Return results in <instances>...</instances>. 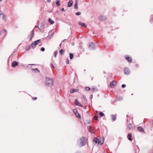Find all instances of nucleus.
Here are the masks:
<instances>
[{
	"instance_id": "1",
	"label": "nucleus",
	"mask_w": 153,
	"mask_h": 153,
	"mask_svg": "<svg viewBox=\"0 0 153 153\" xmlns=\"http://www.w3.org/2000/svg\"><path fill=\"white\" fill-rule=\"evenodd\" d=\"M45 80V85L47 87H50L53 85V80L52 78L46 77Z\"/></svg>"
},
{
	"instance_id": "2",
	"label": "nucleus",
	"mask_w": 153,
	"mask_h": 153,
	"mask_svg": "<svg viewBox=\"0 0 153 153\" xmlns=\"http://www.w3.org/2000/svg\"><path fill=\"white\" fill-rule=\"evenodd\" d=\"M104 138H103L102 140H100L98 138L95 137L94 138L93 141L96 144H100V145H102L104 143Z\"/></svg>"
},
{
	"instance_id": "3",
	"label": "nucleus",
	"mask_w": 153,
	"mask_h": 153,
	"mask_svg": "<svg viewBox=\"0 0 153 153\" xmlns=\"http://www.w3.org/2000/svg\"><path fill=\"white\" fill-rule=\"evenodd\" d=\"M7 31L5 30H3L0 32V38H4L7 35Z\"/></svg>"
},
{
	"instance_id": "4",
	"label": "nucleus",
	"mask_w": 153,
	"mask_h": 153,
	"mask_svg": "<svg viewBox=\"0 0 153 153\" xmlns=\"http://www.w3.org/2000/svg\"><path fill=\"white\" fill-rule=\"evenodd\" d=\"M80 144L81 146H84L86 144V138L84 137H82L80 138Z\"/></svg>"
},
{
	"instance_id": "5",
	"label": "nucleus",
	"mask_w": 153,
	"mask_h": 153,
	"mask_svg": "<svg viewBox=\"0 0 153 153\" xmlns=\"http://www.w3.org/2000/svg\"><path fill=\"white\" fill-rule=\"evenodd\" d=\"M117 82L114 80H113L110 83V86L111 88H113L116 86Z\"/></svg>"
},
{
	"instance_id": "6",
	"label": "nucleus",
	"mask_w": 153,
	"mask_h": 153,
	"mask_svg": "<svg viewBox=\"0 0 153 153\" xmlns=\"http://www.w3.org/2000/svg\"><path fill=\"white\" fill-rule=\"evenodd\" d=\"M89 48L91 49H95V45L94 43H90L88 45Z\"/></svg>"
},
{
	"instance_id": "7",
	"label": "nucleus",
	"mask_w": 153,
	"mask_h": 153,
	"mask_svg": "<svg viewBox=\"0 0 153 153\" xmlns=\"http://www.w3.org/2000/svg\"><path fill=\"white\" fill-rule=\"evenodd\" d=\"M124 71L125 74H129L130 73V71L129 69L127 68H125L124 69Z\"/></svg>"
},
{
	"instance_id": "8",
	"label": "nucleus",
	"mask_w": 153,
	"mask_h": 153,
	"mask_svg": "<svg viewBox=\"0 0 153 153\" xmlns=\"http://www.w3.org/2000/svg\"><path fill=\"white\" fill-rule=\"evenodd\" d=\"M18 65V63L16 61H13L12 64V66L13 67H15Z\"/></svg>"
},
{
	"instance_id": "9",
	"label": "nucleus",
	"mask_w": 153,
	"mask_h": 153,
	"mask_svg": "<svg viewBox=\"0 0 153 153\" xmlns=\"http://www.w3.org/2000/svg\"><path fill=\"white\" fill-rule=\"evenodd\" d=\"M34 29H33L31 31V33L30 36V41H31L32 40V39L34 36Z\"/></svg>"
},
{
	"instance_id": "10",
	"label": "nucleus",
	"mask_w": 153,
	"mask_h": 153,
	"mask_svg": "<svg viewBox=\"0 0 153 153\" xmlns=\"http://www.w3.org/2000/svg\"><path fill=\"white\" fill-rule=\"evenodd\" d=\"M126 59L128 62L129 63H131L132 61V59L131 57H130L128 56H125Z\"/></svg>"
},
{
	"instance_id": "11",
	"label": "nucleus",
	"mask_w": 153,
	"mask_h": 153,
	"mask_svg": "<svg viewBox=\"0 0 153 153\" xmlns=\"http://www.w3.org/2000/svg\"><path fill=\"white\" fill-rule=\"evenodd\" d=\"M99 19L100 20L103 21L106 19V18L105 16H99Z\"/></svg>"
},
{
	"instance_id": "12",
	"label": "nucleus",
	"mask_w": 153,
	"mask_h": 153,
	"mask_svg": "<svg viewBox=\"0 0 153 153\" xmlns=\"http://www.w3.org/2000/svg\"><path fill=\"white\" fill-rule=\"evenodd\" d=\"M78 24L79 25L84 27H87V26L86 24L84 23H82L81 22H79Z\"/></svg>"
},
{
	"instance_id": "13",
	"label": "nucleus",
	"mask_w": 153,
	"mask_h": 153,
	"mask_svg": "<svg viewBox=\"0 0 153 153\" xmlns=\"http://www.w3.org/2000/svg\"><path fill=\"white\" fill-rule=\"evenodd\" d=\"M79 90L78 89H72L70 91V92L71 93H73L75 92H77L79 91Z\"/></svg>"
},
{
	"instance_id": "14",
	"label": "nucleus",
	"mask_w": 153,
	"mask_h": 153,
	"mask_svg": "<svg viewBox=\"0 0 153 153\" xmlns=\"http://www.w3.org/2000/svg\"><path fill=\"white\" fill-rule=\"evenodd\" d=\"M73 1L72 0L70 1L68 3L67 6L68 7H71L73 5Z\"/></svg>"
},
{
	"instance_id": "15",
	"label": "nucleus",
	"mask_w": 153,
	"mask_h": 153,
	"mask_svg": "<svg viewBox=\"0 0 153 153\" xmlns=\"http://www.w3.org/2000/svg\"><path fill=\"white\" fill-rule=\"evenodd\" d=\"M74 111H76V113H75V114L76 117L79 118H80L81 117V116L79 114L77 110L76 109H75Z\"/></svg>"
},
{
	"instance_id": "16",
	"label": "nucleus",
	"mask_w": 153,
	"mask_h": 153,
	"mask_svg": "<svg viewBox=\"0 0 153 153\" xmlns=\"http://www.w3.org/2000/svg\"><path fill=\"white\" fill-rule=\"evenodd\" d=\"M78 0H75V2L74 4V8L75 9L77 10L78 7Z\"/></svg>"
},
{
	"instance_id": "17",
	"label": "nucleus",
	"mask_w": 153,
	"mask_h": 153,
	"mask_svg": "<svg viewBox=\"0 0 153 153\" xmlns=\"http://www.w3.org/2000/svg\"><path fill=\"white\" fill-rule=\"evenodd\" d=\"M117 116L116 114V115H111V117L112 120L113 121H114L116 120V117Z\"/></svg>"
},
{
	"instance_id": "18",
	"label": "nucleus",
	"mask_w": 153,
	"mask_h": 153,
	"mask_svg": "<svg viewBox=\"0 0 153 153\" xmlns=\"http://www.w3.org/2000/svg\"><path fill=\"white\" fill-rule=\"evenodd\" d=\"M131 133H129L127 136L128 139L130 141H131L132 140L131 138Z\"/></svg>"
},
{
	"instance_id": "19",
	"label": "nucleus",
	"mask_w": 153,
	"mask_h": 153,
	"mask_svg": "<svg viewBox=\"0 0 153 153\" xmlns=\"http://www.w3.org/2000/svg\"><path fill=\"white\" fill-rule=\"evenodd\" d=\"M138 130L141 132H144V130L141 127L139 126L137 128Z\"/></svg>"
},
{
	"instance_id": "20",
	"label": "nucleus",
	"mask_w": 153,
	"mask_h": 153,
	"mask_svg": "<svg viewBox=\"0 0 153 153\" xmlns=\"http://www.w3.org/2000/svg\"><path fill=\"white\" fill-rule=\"evenodd\" d=\"M36 45L34 42H33L31 45V48H33L34 49L35 48L36 46Z\"/></svg>"
},
{
	"instance_id": "21",
	"label": "nucleus",
	"mask_w": 153,
	"mask_h": 153,
	"mask_svg": "<svg viewBox=\"0 0 153 153\" xmlns=\"http://www.w3.org/2000/svg\"><path fill=\"white\" fill-rule=\"evenodd\" d=\"M56 4L57 6L59 7L60 5V1L59 0H56Z\"/></svg>"
},
{
	"instance_id": "22",
	"label": "nucleus",
	"mask_w": 153,
	"mask_h": 153,
	"mask_svg": "<svg viewBox=\"0 0 153 153\" xmlns=\"http://www.w3.org/2000/svg\"><path fill=\"white\" fill-rule=\"evenodd\" d=\"M49 22L51 24H53L54 23V22L50 18H49L48 20Z\"/></svg>"
},
{
	"instance_id": "23",
	"label": "nucleus",
	"mask_w": 153,
	"mask_h": 153,
	"mask_svg": "<svg viewBox=\"0 0 153 153\" xmlns=\"http://www.w3.org/2000/svg\"><path fill=\"white\" fill-rule=\"evenodd\" d=\"M69 57L71 59H73L74 57V55L73 53H69Z\"/></svg>"
},
{
	"instance_id": "24",
	"label": "nucleus",
	"mask_w": 153,
	"mask_h": 153,
	"mask_svg": "<svg viewBox=\"0 0 153 153\" xmlns=\"http://www.w3.org/2000/svg\"><path fill=\"white\" fill-rule=\"evenodd\" d=\"M128 126L129 128V129L130 130L132 127V125L131 123H129L128 124Z\"/></svg>"
},
{
	"instance_id": "25",
	"label": "nucleus",
	"mask_w": 153,
	"mask_h": 153,
	"mask_svg": "<svg viewBox=\"0 0 153 153\" xmlns=\"http://www.w3.org/2000/svg\"><path fill=\"white\" fill-rule=\"evenodd\" d=\"M40 39H39L35 41L34 42L36 45H37L39 44V43L40 42Z\"/></svg>"
},
{
	"instance_id": "26",
	"label": "nucleus",
	"mask_w": 153,
	"mask_h": 153,
	"mask_svg": "<svg viewBox=\"0 0 153 153\" xmlns=\"http://www.w3.org/2000/svg\"><path fill=\"white\" fill-rule=\"evenodd\" d=\"M2 16V17L3 19L4 20V21H6V16L5 15H4V14Z\"/></svg>"
},
{
	"instance_id": "27",
	"label": "nucleus",
	"mask_w": 153,
	"mask_h": 153,
	"mask_svg": "<svg viewBox=\"0 0 153 153\" xmlns=\"http://www.w3.org/2000/svg\"><path fill=\"white\" fill-rule=\"evenodd\" d=\"M99 114L101 117H103L105 115L102 112H100Z\"/></svg>"
},
{
	"instance_id": "28",
	"label": "nucleus",
	"mask_w": 153,
	"mask_h": 153,
	"mask_svg": "<svg viewBox=\"0 0 153 153\" xmlns=\"http://www.w3.org/2000/svg\"><path fill=\"white\" fill-rule=\"evenodd\" d=\"M57 51H55L54 52V57H56V56L57 55Z\"/></svg>"
},
{
	"instance_id": "29",
	"label": "nucleus",
	"mask_w": 153,
	"mask_h": 153,
	"mask_svg": "<svg viewBox=\"0 0 153 153\" xmlns=\"http://www.w3.org/2000/svg\"><path fill=\"white\" fill-rule=\"evenodd\" d=\"M79 103L78 100L77 99H76L75 100V105H77V104H78Z\"/></svg>"
},
{
	"instance_id": "30",
	"label": "nucleus",
	"mask_w": 153,
	"mask_h": 153,
	"mask_svg": "<svg viewBox=\"0 0 153 153\" xmlns=\"http://www.w3.org/2000/svg\"><path fill=\"white\" fill-rule=\"evenodd\" d=\"M64 52V51L62 49H61L59 51V53L61 54H62Z\"/></svg>"
},
{
	"instance_id": "31",
	"label": "nucleus",
	"mask_w": 153,
	"mask_h": 153,
	"mask_svg": "<svg viewBox=\"0 0 153 153\" xmlns=\"http://www.w3.org/2000/svg\"><path fill=\"white\" fill-rule=\"evenodd\" d=\"M45 21L42 22L41 23V25L42 26V27H43L44 26H45Z\"/></svg>"
},
{
	"instance_id": "32",
	"label": "nucleus",
	"mask_w": 153,
	"mask_h": 153,
	"mask_svg": "<svg viewBox=\"0 0 153 153\" xmlns=\"http://www.w3.org/2000/svg\"><path fill=\"white\" fill-rule=\"evenodd\" d=\"M30 46H27V47H26V48H25V50L26 51H28L30 49Z\"/></svg>"
},
{
	"instance_id": "33",
	"label": "nucleus",
	"mask_w": 153,
	"mask_h": 153,
	"mask_svg": "<svg viewBox=\"0 0 153 153\" xmlns=\"http://www.w3.org/2000/svg\"><path fill=\"white\" fill-rule=\"evenodd\" d=\"M31 69L33 70H34V71H37L38 72H39V70H38V69L37 68H32Z\"/></svg>"
},
{
	"instance_id": "34",
	"label": "nucleus",
	"mask_w": 153,
	"mask_h": 153,
	"mask_svg": "<svg viewBox=\"0 0 153 153\" xmlns=\"http://www.w3.org/2000/svg\"><path fill=\"white\" fill-rule=\"evenodd\" d=\"M85 90L86 91H88L90 90V88L89 87H86L85 88Z\"/></svg>"
},
{
	"instance_id": "35",
	"label": "nucleus",
	"mask_w": 153,
	"mask_h": 153,
	"mask_svg": "<svg viewBox=\"0 0 153 153\" xmlns=\"http://www.w3.org/2000/svg\"><path fill=\"white\" fill-rule=\"evenodd\" d=\"M81 14V12H79L76 13V15L77 16H79Z\"/></svg>"
},
{
	"instance_id": "36",
	"label": "nucleus",
	"mask_w": 153,
	"mask_h": 153,
	"mask_svg": "<svg viewBox=\"0 0 153 153\" xmlns=\"http://www.w3.org/2000/svg\"><path fill=\"white\" fill-rule=\"evenodd\" d=\"M94 119L96 120H98V117L97 116H95L94 117Z\"/></svg>"
},
{
	"instance_id": "37",
	"label": "nucleus",
	"mask_w": 153,
	"mask_h": 153,
	"mask_svg": "<svg viewBox=\"0 0 153 153\" xmlns=\"http://www.w3.org/2000/svg\"><path fill=\"white\" fill-rule=\"evenodd\" d=\"M4 14L1 10H0V17H1Z\"/></svg>"
},
{
	"instance_id": "38",
	"label": "nucleus",
	"mask_w": 153,
	"mask_h": 153,
	"mask_svg": "<svg viewBox=\"0 0 153 153\" xmlns=\"http://www.w3.org/2000/svg\"><path fill=\"white\" fill-rule=\"evenodd\" d=\"M82 97L84 100H87V99H86V98L85 96V95L82 96Z\"/></svg>"
},
{
	"instance_id": "39",
	"label": "nucleus",
	"mask_w": 153,
	"mask_h": 153,
	"mask_svg": "<svg viewBox=\"0 0 153 153\" xmlns=\"http://www.w3.org/2000/svg\"><path fill=\"white\" fill-rule=\"evenodd\" d=\"M117 99L119 100H122V99H123L121 97H118Z\"/></svg>"
},
{
	"instance_id": "40",
	"label": "nucleus",
	"mask_w": 153,
	"mask_h": 153,
	"mask_svg": "<svg viewBox=\"0 0 153 153\" xmlns=\"http://www.w3.org/2000/svg\"><path fill=\"white\" fill-rule=\"evenodd\" d=\"M32 98L33 100H35L37 99V98L36 97H32Z\"/></svg>"
},
{
	"instance_id": "41",
	"label": "nucleus",
	"mask_w": 153,
	"mask_h": 153,
	"mask_svg": "<svg viewBox=\"0 0 153 153\" xmlns=\"http://www.w3.org/2000/svg\"><path fill=\"white\" fill-rule=\"evenodd\" d=\"M41 50L42 51H44L45 50V48L44 47H42Z\"/></svg>"
},
{
	"instance_id": "42",
	"label": "nucleus",
	"mask_w": 153,
	"mask_h": 153,
	"mask_svg": "<svg viewBox=\"0 0 153 153\" xmlns=\"http://www.w3.org/2000/svg\"><path fill=\"white\" fill-rule=\"evenodd\" d=\"M77 105L79 106H80V107L82 106V105L79 102V103L78 104H77Z\"/></svg>"
},
{
	"instance_id": "43",
	"label": "nucleus",
	"mask_w": 153,
	"mask_h": 153,
	"mask_svg": "<svg viewBox=\"0 0 153 153\" xmlns=\"http://www.w3.org/2000/svg\"><path fill=\"white\" fill-rule=\"evenodd\" d=\"M77 105L79 106H80V107L82 106V105L79 102V103L78 104H77Z\"/></svg>"
},
{
	"instance_id": "44",
	"label": "nucleus",
	"mask_w": 153,
	"mask_h": 153,
	"mask_svg": "<svg viewBox=\"0 0 153 153\" xmlns=\"http://www.w3.org/2000/svg\"><path fill=\"white\" fill-rule=\"evenodd\" d=\"M66 63L67 64H68L69 63V62L68 59H67Z\"/></svg>"
},
{
	"instance_id": "45",
	"label": "nucleus",
	"mask_w": 153,
	"mask_h": 153,
	"mask_svg": "<svg viewBox=\"0 0 153 153\" xmlns=\"http://www.w3.org/2000/svg\"><path fill=\"white\" fill-rule=\"evenodd\" d=\"M126 86V85L125 84H123L122 85V87L123 88H124Z\"/></svg>"
},
{
	"instance_id": "46",
	"label": "nucleus",
	"mask_w": 153,
	"mask_h": 153,
	"mask_svg": "<svg viewBox=\"0 0 153 153\" xmlns=\"http://www.w3.org/2000/svg\"><path fill=\"white\" fill-rule=\"evenodd\" d=\"M51 65L52 67L53 68H55V67L54 66V65H53L52 64V63H51Z\"/></svg>"
},
{
	"instance_id": "47",
	"label": "nucleus",
	"mask_w": 153,
	"mask_h": 153,
	"mask_svg": "<svg viewBox=\"0 0 153 153\" xmlns=\"http://www.w3.org/2000/svg\"><path fill=\"white\" fill-rule=\"evenodd\" d=\"M88 128V129H90L91 128V127L90 126H87Z\"/></svg>"
},
{
	"instance_id": "48",
	"label": "nucleus",
	"mask_w": 153,
	"mask_h": 153,
	"mask_svg": "<svg viewBox=\"0 0 153 153\" xmlns=\"http://www.w3.org/2000/svg\"><path fill=\"white\" fill-rule=\"evenodd\" d=\"M61 11H65L64 8H62L61 9Z\"/></svg>"
},
{
	"instance_id": "49",
	"label": "nucleus",
	"mask_w": 153,
	"mask_h": 153,
	"mask_svg": "<svg viewBox=\"0 0 153 153\" xmlns=\"http://www.w3.org/2000/svg\"><path fill=\"white\" fill-rule=\"evenodd\" d=\"M93 90L94 91H97V88H93Z\"/></svg>"
},
{
	"instance_id": "50",
	"label": "nucleus",
	"mask_w": 153,
	"mask_h": 153,
	"mask_svg": "<svg viewBox=\"0 0 153 153\" xmlns=\"http://www.w3.org/2000/svg\"><path fill=\"white\" fill-rule=\"evenodd\" d=\"M92 95H91L90 96V98L91 99H92Z\"/></svg>"
},
{
	"instance_id": "51",
	"label": "nucleus",
	"mask_w": 153,
	"mask_h": 153,
	"mask_svg": "<svg viewBox=\"0 0 153 153\" xmlns=\"http://www.w3.org/2000/svg\"><path fill=\"white\" fill-rule=\"evenodd\" d=\"M35 28H39L38 26L36 25L35 26Z\"/></svg>"
},
{
	"instance_id": "52",
	"label": "nucleus",
	"mask_w": 153,
	"mask_h": 153,
	"mask_svg": "<svg viewBox=\"0 0 153 153\" xmlns=\"http://www.w3.org/2000/svg\"><path fill=\"white\" fill-rule=\"evenodd\" d=\"M51 1V0H47V1L48 2H50Z\"/></svg>"
},
{
	"instance_id": "53",
	"label": "nucleus",
	"mask_w": 153,
	"mask_h": 153,
	"mask_svg": "<svg viewBox=\"0 0 153 153\" xmlns=\"http://www.w3.org/2000/svg\"><path fill=\"white\" fill-rule=\"evenodd\" d=\"M75 110V109H74L73 110V111L74 112L75 114V113H76V111H74Z\"/></svg>"
},
{
	"instance_id": "54",
	"label": "nucleus",
	"mask_w": 153,
	"mask_h": 153,
	"mask_svg": "<svg viewBox=\"0 0 153 153\" xmlns=\"http://www.w3.org/2000/svg\"><path fill=\"white\" fill-rule=\"evenodd\" d=\"M91 132H92V133H94V131L93 130H91Z\"/></svg>"
},
{
	"instance_id": "55",
	"label": "nucleus",
	"mask_w": 153,
	"mask_h": 153,
	"mask_svg": "<svg viewBox=\"0 0 153 153\" xmlns=\"http://www.w3.org/2000/svg\"><path fill=\"white\" fill-rule=\"evenodd\" d=\"M29 65H34V64H30Z\"/></svg>"
},
{
	"instance_id": "56",
	"label": "nucleus",
	"mask_w": 153,
	"mask_h": 153,
	"mask_svg": "<svg viewBox=\"0 0 153 153\" xmlns=\"http://www.w3.org/2000/svg\"><path fill=\"white\" fill-rule=\"evenodd\" d=\"M75 153H80L78 152H75Z\"/></svg>"
},
{
	"instance_id": "57",
	"label": "nucleus",
	"mask_w": 153,
	"mask_h": 153,
	"mask_svg": "<svg viewBox=\"0 0 153 153\" xmlns=\"http://www.w3.org/2000/svg\"><path fill=\"white\" fill-rule=\"evenodd\" d=\"M126 117H128V115H126Z\"/></svg>"
},
{
	"instance_id": "58",
	"label": "nucleus",
	"mask_w": 153,
	"mask_h": 153,
	"mask_svg": "<svg viewBox=\"0 0 153 153\" xmlns=\"http://www.w3.org/2000/svg\"><path fill=\"white\" fill-rule=\"evenodd\" d=\"M62 43H60V45H59V46H60L61 45Z\"/></svg>"
},
{
	"instance_id": "59",
	"label": "nucleus",
	"mask_w": 153,
	"mask_h": 153,
	"mask_svg": "<svg viewBox=\"0 0 153 153\" xmlns=\"http://www.w3.org/2000/svg\"><path fill=\"white\" fill-rule=\"evenodd\" d=\"M72 45H74V43H72Z\"/></svg>"
},
{
	"instance_id": "60",
	"label": "nucleus",
	"mask_w": 153,
	"mask_h": 153,
	"mask_svg": "<svg viewBox=\"0 0 153 153\" xmlns=\"http://www.w3.org/2000/svg\"><path fill=\"white\" fill-rule=\"evenodd\" d=\"M90 123V121H89V122L88 123V124H89Z\"/></svg>"
},
{
	"instance_id": "61",
	"label": "nucleus",
	"mask_w": 153,
	"mask_h": 153,
	"mask_svg": "<svg viewBox=\"0 0 153 153\" xmlns=\"http://www.w3.org/2000/svg\"><path fill=\"white\" fill-rule=\"evenodd\" d=\"M150 23H152L151 21H150Z\"/></svg>"
},
{
	"instance_id": "62",
	"label": "nucleus",
	"mask_w": 153,
	"mask_h": 153,
	"mask_svg": "<svg viewBox=\"0 0 153 153\" xmlns=\"http://www.w3.org/2000/svg\"><path fill=\"white\" fill-rule=\"evenodd\" d=\"M131 95H133V94H131Z\"/></svg>"
},
{
	"instance_id": "63",
	"label": "nucleus",
	"mask_w": 153,
	"mask_h": 153,
	"mask_svg": "<svg viewBox=\"0 0 153 153\" xmlns=\"http://www.w3.org/2000/svg\"><path fill=\"white\" fill-rule=\"evenodd\" d=\"M65 40H66V39H64V40H63V41H64Z\"/></svg>"
},
{
	"instance_id": "64",
	"label": "nucleus",
	"mask_w": 153,
	"mask_h": 153,
	"mask_svg": "<svg viewBox=\"0 0 153 153\" xmlns=\"http://www.w3.org/2000/svg\"><path fill=\"white\" fill-rule=\"evenodd\" d=\"M2 0H0V1H2Z\"/></svg>"
}]
</instances>
